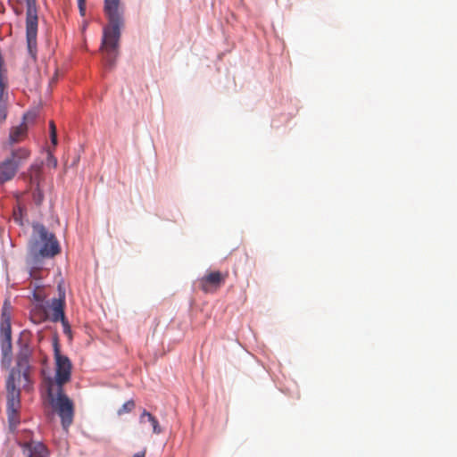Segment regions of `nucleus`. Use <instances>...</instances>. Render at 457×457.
I'll list each match as a JSON object with an SVG mask.
<instances>
[{
  "instance_id": "1",
  "label": "nucleus",
  "mask_w": 457,
  "mask_h": 457,
  "mask_svg": "<svg viewBox=\"0 0 457 457\" xmlns=\"http://www.w3.org/2000/svg\"><path fill=\"white\" fill-rule=\"evenodd\" d=\"M104 12L109 23L104 28L100 50L105 65L111 68L118 54L120 29L124 25V6L120 0H104Z\"/></svg>"
},
{
  "instance_id": "2",
  "label": "nucleus",
  "mask_w": 457,
  "mask_h": 457,
  "mask_svg": "<svg viewBox=\"0 0 457 457\" xmlns=\"http://www.w3.org/2000/svg\"><path fill=\"white\" fill-rule=\"evenodd\" d=\"M47 395L53 409L61 418L62 428L67 430L73 421L74 404L72 401L66 395L63 388H53V385H48Z\"/></svg>"
},
{
  "instance_id": "3",
  "label": "nucleus",
  "mask_w": 457,
  "mask_h": 457,
  "mask_svg": "<svg viewBox=\"0 0 457 457\" xmlns=\"http://www.w3.org/2000/svg\"><path fill=\"white\" fill-rule=\"evenodd\" d=\"M0 344L3 367L8 369L12 363V327L11 305L8 301L4 303L0 320Z\"/></svg>"
},
{
  "instance_id": "4",
  "label": "nucleus",
  "mask_w": 457,
  "mask_h": 457,
  "mask_svg": "<svg viewBox=\"0 0 457 457\" xmlns=\"http://www.w3.org/2000/svg\"><path fill=\"white\" fill-rule=\"evenodd\" d=\"M54 377L49 382L53 388H63L71 379L72 363L70 358L61 353L58 338H54Z\"/></svg>"
},
{
  "instance_id": "5",
  "label": "nucleus",
  "mask_w": 457,
  "mask_h": 457,
  "mask_svg": "<svg viewBox=\"0 0 457 457\" xmlns=\"http://www.w3.org/2000/svg\"><path fill=\"white\" fill-rule=\"evenodd\" d=\"M26 11V37L29 54L36 61L37 54V10L36 0H25Z\"/></svg>"
},
{
  "instance_id": "6",
  "label": "nucleus",
  "mask_w": 457,
  "mask_h": 457,
  "mask_svg": "<svg viewBox=\"0 0 457 457\" xmlns=\"http://www.w3.org/2000/svg\"><path fill=\"white\" fill-rule=\"evenodd\" d=\"M34 230L37 233L43 246L40 248L38 254L42 257H54L60 253V245L53 233L43 225L34 226Z\"/></svg>"
},
{
  "instance_id": "7",
  "label": "nucleus",
  "mask_w": 457,
  "mask_h": 457,
  "mask_svg": "<svg viewBox=\"0 0 457 457\" xmlns=\"http://www.w3.org/2000/svg\"><path fill=\"white\" fill-rule=\"evenodd\" d=\"M37 118L35 112H29L23 115L22 122L10 129L8 140L3 145L4 149L13 147L12 145L22 141L28 132L29 123H32Z\"/></svg>"
},
{
  "instance_id": "8",
  "label": "nucleus",
  "mask_w": 457,
  "mask_h": 457,
  "mask_svg": "<svg viewBox=\"0 0 457 457\" xmlns=\"http://www.w3.org/2000/svg\"><path fill=\"white\" fill-rule=\"evenodd\" d=\"M228 276V272H208L204 277L198 279V287L204 293H214L225 283Z\"/></svg>"
},
{
  "instance_id": "9",
  "label": "nucleus",
  "mask_w": 457,
  "mask_h": 457,
  "mask_svg": "<svg viewBox=\"0 0 457 457\" xmlns=\"http://www.w3.org/2000/svg\"><path fill=\"white\" fill-rule=\"evenodd\" d=\"M21 370L12 369L10 371L6 380L7 390V407L20 408L21 407V391L15 386V380L20 379Z\"/></svg>"
},
{
  "instance_id": "10",
  "label": "nucleus",
  "mask_w": 457,
  "mask_h": 457,
  "mask_svg": "<svg viewBox=\"0 0 457 457\" xmlns=\"http://www.w3.org/2000/svg\"><path fill=\"white\" fill-rule=\"evenodd\" d=\"M5 150L8 151L6 158L12 162V166L17 170L23 166L30 157V151L27 147H10Z\"/></svg>"
},
{
  "instance_id": "11",
  "label": "nucleus",
  "mask_w": 457,
  "mask_h": 457,
  "mask_svg": "<svg viewBox=\"0 0 457 457\" xmlns=\"http://www.w3.org/2000/svg\"><path fill=\"white\" fill-rule=\"evenodd\" d=\"M8 80L5 71L0 66V123L4 121L7 117L8 107Z\"/></svg>"
},
{
  "instance_id": "12",
  "label": "nucleus",
  "mask_w": 457,
  "mask_h": 457,
  "mask_svg": "<svg viewBox=\"0 0 457 457\" xmlns=\"http://www.w3.org/2000/svg\"><path fill=\"white\" fill-rule=\"evenodd\" d=\"M58 288L59 297L52 299L49 305L51 311L49 318L53 322H58L60 320L65 317V292L62 290L61 286H59Z\"/></svg>"
},
{
  "instance_id": "13",
  "label": "nucleus",
  "mask_w": 457,
  "mask_h": 457,
  "mask_svg": "<svg viewBox=\"0 0 457 457\" xmlns=\"http://www.w3.org/2000/svg\"><path fill=\"white\" fill-rule=\"evenodd\" d=\"M27 457H49V451L41 442L30 441L21 444Z\"/></svg>"
},
{
  "instance_id": "14",
  "label": "nucleus",
  "mask_w": 457,
  "mask_h": 457,
  "mask_svg": "<svg viewBox=\"0 0 457 457\" xmlns=\"http://www.w3.org/2000/svg\"><path fill=\"white\" fill-rule=\"evenodd\" d=\"M24 177L29 179L31 187H39L42 180V162L32 163Z\"/></svg>"
},
{
  "instance_id": "15",
  "label": "nucleus",
  "mask_w": 457,
  "mask_h": 457,
  "mask_svg": "<svg viewBox=\"0 0 457 457\" xmlns=\"http://www.w3.org/2000/svg\"><path fill=\"white\" fill-rule=\"evenodd\" d=\"M17 171L18 170L12 166V162L5 157L0 162V184L12 180Z\"/></svg>"
},
{
  "instance_id": "16",
  "label": "nucleus",
  "mask_w": 457,
  "mask_h": 457,
  "mask_svg": "<svg viewBox=\"0 0 457 457\" xmlns=\"http://www.w3.org/2000/svg\"><path fill=\"white\" fill-rule=\"evenodd\" d=\"M49 318L42 305L35 306L30 312V320L35 324H40Z\"/></svg>"
},
{
  "instance_id": "17",
  "label": "nucleus",
  "mask_w": 457,
  "mask_h": 457,
  "mask_svg": "<svg viewBox=\"0 0 457 457\" xmlns=\"http://www.w3.org/2000/svg\"><path fill=\"white\" fill-rule=\"evenodd\" d=\"M19 410L20 408H6L9 428L12 432H13L20 424Z\"/></svg>"
},
{
  "instance_id": "18",
  "label": "nucleus",
  "mask_w": 457,
  "mask_h": 457,
  "mask_svg": "<svg viewBox=\"0 0 457 457\" xmlns=\"http://www.w3.org/2000/svg\"><path fill=\"white\" fill-rule=\"evenodd\" d=\"M145 419H147V420L151 423L153 427V432L154 434L158 435L162 433V430L159 425L157 419L154 416H153L150 412L144 410L139 418L140 423H144L145 421Z\"/></svg>"
},
{
  "instance_id": "19",
  "label": "nucleus",
  "mask_w": 457,
  "mask_h": 457,
  "mask_svg": "<svg viewBox=\"0 0 457 457\" xmlns=\"http://www.w3.org/2000/svg\"><path fill=\"white\" fill-rule=\"evenodd\" d=\"M135 408V402L133 400H129L118 410V414L122 415L124 413H128L132 411Z\"/></svg>"
},
{
  "instance_id": "20",
  "label": "nucleus",
  "mask_w": 457,
  "mask_h": 457,
  "mask_svg": "<svg viewBox=\"0 0 457 457\" xmlns=\"http://www.w3.org/2000/svg\"><path fill=\"white\" fill-rule=\"evenodd\" d=\"M34 192H33V200L36 204L39 205L42 204L44 200V194L39 187H33Z\"/></svg>"
},
{
  "instance_id": "21",
  "label": "nucleus",
  "mask_w": 457,
  "mask_h": 457,
  "mask_svg": "<svg viewBox=\"0 0 457 457\" xmlns=\"http://www.w3.org/2000/svg\"><path fill=\"white\" fill-rule=\"evenodd\" d=\"M49 129H50L51 142L55 146L57 145V131H56V126L53 120H51L49 123Z\"/></svg>"
},
{
  "instance_id": "22",
  "label": "nucleus",
  "mask_w": 457,
  "mask_h": 457,
  "mask_svg": "<svg viewBox=\"0 0 457 457\" xmlns=\"http://www.w3.org/2000/svg\"><path fill=\"white\" fill-rule=\"evenodd\" d=\"M59 321L62 325L64 334H66L68 336H71V326H70L69 321L67 320L66 317L62 318Z\"/></svg>"
},
{
  "instance_id": "23",
  "label": "nucleus",
  "mask_w": 457,
  "mask_h": 457,
  "mask_svg": "<svg viewBox=\"0 0 457 457\" xmlns=\"http://www.w3.org/2000/svg\"><path fill=\"white\" fill-rule=\"evenodd\" d=\"M22 212L23 210L21 206H18L17 210L13 211V219L19 224H21Z\"/></svg>"
},
{
  "instance_id": "24",
  "label": "nucleus",
  "mask_w": 457,
  "mask_h": 457,
  "mask_svg": "<svg viewBox=\"0 0 457 457\" xmlns=\"http://www.w3.org/2000/svg\"><path fill=\"white\" fill-rule=\"evenodd\" d=\"M47 164L55 168L57 166V160L53 156L51 153H48Z\"/></svg>"
},
{
  "instance_id": "25",
  "label": "nucleus",
  "mask_w": 457,
  "mask_h": 457,
  "mask_svg": "<svg viewBox=\"0 0 457 457\" xmlns=\"http://www.w3.org/2000/svg\"><path fill=\"white\" fill-rule=\"evenodd\" d=\"M78 6H79V12L82 16L85 15L86 13V0H78Z\"/></svg>"
},
{
  "instance_id": "26",
  "label": "nucleus",
  "mask_w": 457,
  "mask_h": 457,
  "mask_svg": "<svg viewBox=\"0 0 457 457\" xmlns=\"http://www.w3.org/2000/svg\"><path fill=\"white\" fill-rule=\"evenodd\" d=\"M28 353H29V346H28L27 342H25L21 355H24L26 357L28 355Z\"/></svg>"
},
{
  "instance_id": "27",
  "label": "nucleus",
  "mask_w": 457,
  "mask_h": 457,
  "mask_svg": "<svg viewBox=\"0 0 457 457\" xmlns=\"http://www.w3.org/2000/svg\"><path fill=\"white\" fill-rule=\"evenodd\" d=\"M146 454V449H143L142 451L135 453L132 457H145Z\"/></svg>"
},
{
  "instance_id": "28",
  "label": "nucleus",
  "mask_w": 457,
  "mask_h": 457,
  "mask_svg": "<svg viewBox=\"0 0 457 457\" xmlns=\"http://www.w3.org/2000/svg\"><path fill=\"white\" fill-rule=\"evenodd\" d=\"M34 298L37 302H41L42 301V297L39 295L36 294V293L34 294Z\"/></svg>"
},
{
  "instance_id": "29",
  "label": "nucleus",
  "mask_w": 457,
  "mask_h": 457,
  "mask_svg": "<svg viewBox=\"0 0 457 457\" xmlns=\"http://www.w3.org/2000/svg\"><path fill=\"white\" fill-rule=\"evenodd\" d=\"M25 336H26L25 332H22L21 335V339L19 340V343H21L23 340Z\"/></svg>"
}]
</instances>
